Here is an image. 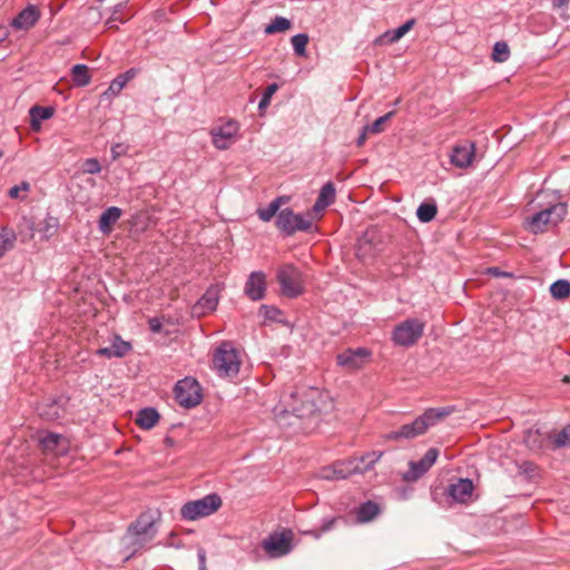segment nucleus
Returning a JSON list of instances; mask_svg holds the SVG:
<instances>
[{
  "mask_svg": "<svg viewBox=\"0 0 570 570\" xmlns=\"http://www.w3.org/2000/svg\"><path fill=\"white\" fill-rule=\"evenodd\" d=\"M489 272H490L491 274L495 275V276L501 275V273L499 272V268H497V267H492V268H490V269H489Z\"/></svg>",
  "mask_w": 570,
  "mask_h": 570,
  "instance_id": "obj_54",
  "label": "nucleus"
},
{
  "mask_svg": "<svg viewBox=\"0 0 570 570\" xmlns=\"http://www.w3.org/2000/svg\"><path fill=\"white\" fill-rule=\"evenodd\" d=\"M237 131L238 126L234 121H228L220 127L214 128L210 131L213 145L219 150L228 149Z\"/></svg>",
  "mask_w": 570,
  "mask_h": 570,
  "instance_id": "obj_15",
  "label": "nucleus"
},
{
  "mask_svg": "<svg viewBox=\"0 0 570 570\" xmlns=\"http://www.w3.org/2000/svg\"><path fill=\"white\" fill-rule=\"evenodd\" d=\"M48 409L41 407L40 415L43 416L47 420H56L60 417L61 411L60 406L58 404V401L52 400L50 404L47 406Z\"/></svg>",
  "mask_w": 570,
  "mask_h": 570,
  "instance_id": "obj_38",
  "label": "nucleus"
},
{
  "mask_svg": "<svg viewBox=\"0 0 570 570\" xmlns=\"http://www.w3.org/2000/svg\"><path fill=\"white\" fill-rule=\"evenodd\" d=\"M382 454V452H371L360 458L337 461L322 469L321 476L326 480H343L352 474H362L372 469Z\"/></svg>",
  "mask_w": 570,
  "mask_h": 570,
  "instance_id": "obj_3",
  "label": "nucleus"
},
{
  "mask_svg": "<svg viewBox=\"0 0 570 570\" xmlns=\"http://www.w3.org/2000/svg\"><path fill=\"white\" fill-rule=\"evenodd\" d=\"M159 420V414L154 407H145L137 413L136 423L145 430H150Z\"/></svg>",
  "mask_w": 570,
  "mask_h": 570,
  "instance_id": "obj_26",
  "label": "nucleus"
},
{
  "mask_svg": "<svg viewBox=\"0 0 570 570\" xmlns=\"http://www.w3.org/2000/svg\"><path fill=\"white\" fill-rule=\"evenodd\" d=\"M474 490L473 482L470 479H458L456 482L448 487L446 493L455 502L466 503L471 500Z\"/></svg>",
  "mask_w": 570,
  "mask_h": 570,
  "instance_id": "obj_17",
  "label": "nucleus"
},
{
  "mask_svg": "<svg viewBox=\"0 0 570 570\" xmlns=\"http://www.w3.org/2000/svg\"><path fill=\"white\" fill-rule=\"evenodd\" d=\"M558 448L570 445V424L563 428L554 438Z\"/></svg>",
  "mask_w": 570,
  "mask_h": 570,
  "instance_id": "obj_41",
  "label": "nucleus"
},
{
  "mask_svg": "<svg viewBox=\"0 0 570 570\" xmlns=\"http://www.w3.org/2000/svg\"><path fill=\"white\" fill-rule=\"evenodd\" d=\"M30 190V184L28 181H22L19 185L11 187L8 191V195L12 199H26V195H20L21 191L27 193Z\"/></svg>",
  "mask_w": 570,
  "mask_h": 570,
  "instance_id": "obj_40",
  "label": "nucleus"
},
{
  "mask_svg": "<svg viewBox=\"0 0 570 570\" xmlns=\"http://www.w3.org/2000/svg\"><path fill=\"white\" fill-rule=\"evenodd\" d=\"M53 115V108L33 106L29 110L30 126L33 130H39L41 122L49 119Z\"/></svg>",
  "mask_w": 570,
  "mask_h": 570,
  "instance_id": "obj_25",
  "label": "nucleus"
},
{
  "mask_svg": "<svg viewBox=\"0 0 570 570\" xmlns=\"http://www.w3.org/2000/svg\"><path fill=\"white\" fill-rule=\"evenodd\" d=\"M62 440L61 434L49 432L39 438V444L46 452H56Z\"/></svg>",
  "mask_w": 570,
  "mask_h": 570,
  "instance_id": "obj_29",
  "label": "nucleus"
},
{
  "mask_svg": "<svg viewBox=\"0 0 570 570\" xmlns=\"http://www.w3.org/2000/svg\"><path fill=\"white\" fill-rule=\"evenodd\" d=\"M125 8L124 3H119L115 7L112 14L106 21V24L111 28H117V22L125 23L126 19L121 17V11Z\"/></svg>",
  "mask_w": 570,
  "mask_h": 570,
  "instance_id": "obj_39",
  "label": "nucleus"
},
{
  "mask_svg": "<svg viewBox=\"0 0 570 570\" xmlns=\"http://www.w3.org/2000/svg\"><path fill=\"white\" fill-rule=\"evenodd\" d=\"M174 394L178 404L186 409L194 407L202 401L200 386L196 380L190 377L178 381Z\"/></svg>",
  "mask_w": 570,
  "mask_h": 570,
  "instance_id": "obj_11",
  "label": "nucleus"
},
{
  "mask_svg": "<svg viewBox=\"0 0 570 570\" xmlns=\"http://www.w3.org/2000/svg\"><path fill=\"white\" fill-rule=\"evenodd\" d=\"M17 240V235L13 229L6 226L0 228V258L10 249L13 248Z\"/></svg>",
  "mask_w": 570,
  "mask_h": 570,
  "instance_id": "obj_28",
  "label": "nucleus"
},
{
  "mask_svg": "<svg viewBox=\"0 0 570 570\" xmlns=\"http://www.w3.org/2000/svg\"><path fill=\"white\" fill-rule=\"evenodd\" d=\"M414 23H415V20L410 19L405 23L400 26L399 28H396L394 30H389L385 33H383L376 40V42L386 43V45L397 42L404 35H406L413 28Z\"/></svg>",
  "mask_w": 570,
  "mask_h": 570,
  "instance_id": "obj_24",
  "label": "nucleus"
},
{
  "mask_svg": "<svg viewBox=\"0 0 570 570\" xmlns=\"http://www.w3.org/2000/svg\"><path fill=\"white\" fill-rule=\"evenodd\" d=\"M138 73V70L135 69V68H130L128 69L127 71H125L124 73L119 75L124 81L127 83L128 81H130L131 79H134Z\"/></svg>",
  "mask_w": 570,
  "mask_h": 570,
  "instance_id": "obj_50",
  "label": "nucleus"
},
{
  "mask_svg": "<svg viewBox=\"0 0 570 570\" xmlns=\"http://www.w3.org/2000/svg\"><path fill=\"white\" fill-rule=\"evenodd\" d=\"M277 279L283 295L296 297L302 294V273L294 265L287 264L282 266L277 272Z\"/></svg>",
  "mask_w": 570,
  "mask_h": 570,
  "instance_id": "obj_10",
  "label": "nucleus"
},
{
  "mask_svg": "<svg viewBox=\"0 0 570 570\" xmlns=\"http://www.w3.org/2000/svg\"><path fill=\"white\" fill-rule=\"evenodd\" d=\"M371 356V353L365 347H357L355 350L348 348L336 356L337 364L347 370L361 368Z\"/></svg>",
  "mask_w": 570,
  "mask_h": 570,
  "instance_id": "obj_14",
  "label": "nucleus"
},
{
  "mask_svg": "<svg viewBox=\"0 0 570 570\" xmlns=\"http://www.w3.org/2000/svg\"><path fill=\"white\" fill-rule=\"evenodd\" d=\"M266 291V277L263 272H253L248 276L244 292L252 301H259Z\"/></svg>",
  "mask_w": 570,
  "mask_h": 570,
  "instance_id": "obj_18",
  "label": "nucleus"
},
{
  "mask_svg": "<svg viewBox=\"0 0 570 570\" xmlns=\"http://www.w3.org/2000/svg\"><path fill=\"white\" fill-rule=\"evenodd\" d=\"M439 456V451L431 448L426 451L424 456L419 461H411L409 463V471L404 474L405 481H416L435 463Z\"/></svg>",
  "mask_w": 570,
  "mask_h": 570,
  "instance_id": "obj_13",
  "label": "nucleus"
},
{
  "mask_svg": "<svg viewBox=\"0 0 570 570\" xmlns=\"http://www.w3.org/2000/svg\"><path fill=\"white\" fill-rule=\"evenodd\" d=\"M278 85L276 82H273L266 87V89L263 92V96L261 98V101L258 104V109L261 114L264 112V110L269 106L271 99L273 95L277 91Z\"/></svg>",
  "mask_w": 570,
  "mask_h": 570,
  "instance_id": "obj_37",
  "label": "nucleus"
},
{
  "mask_svg": "<svg viewBox=\"0 0 570 570\" xmlns=\"http://www.w3.org/2000/svg\"><path fill=\"white\" fill-rule=\"evenodd\" d=\"M475 146L471 141L455 145L450 155L451 164L458 168H466L472 164Z\"/></svg>",
  "mask_w": 570,
  "mask_h": 570,
  "instance_id": "obj_16",
  "label": "nucleus"
},
{
  "mask_svg": "<svg viewBox=\"0 0 570 570\" xmlns=\"http://www.w3.org/2000/svg\"><path fill=\"white\" fill-rule=\"evenodd\" d=\"M554 8L567 7L570 3V0H552Z\"/></svg>",
  "mask_w": 570,
  "mask_h": 570,
  "instance_id": "obj_53",
  "label": "nucleus"
},
{
  "mask_svg": "<svg viewBox=\"0 0 570 570\" xmlns=\"http://www.w3.org/2000/svg\"><path fill=\"white\" fill-rule=\"evenodd\" d=\"M127 83L124 81V79L120 76H117L109 85L105 95L110 94L112 96H117L120 94V91L124 89Z\"/></svg>",
  "mask_w": 570,
  "mask_h": 570,
  "instance_id": "obj_43",
  "label": "nucleus"
},
{
  "mask_svg": "<svg viewBox=\"0 0 570 570\" xmlns=\"http://www.w3.org/2000/svg\"><path fill=\"white\" fill-rule=\"evenodd\" d=\"M121 215L122 210L119 207H108L106 210L102 212V214L99 217V230L105 235L111 233L114 225L118 222Z\"/></svg>",
  "mask_w": 570,
  "mask_h": 570,
  "instance_id": "obj_20",
  "label": "nucleus"
},
{
  "mask_svg": "<svg viewBox=\"0 0 570 570\" xmlns=\"http://www.w3.org/2000/svg\"><path fill=\"white\" fill-rule=\"evenodd\" d=\"M320 392L316 389H302L293 391L282 397L281 404L274 409L275 416L281 422L287 414L296 419L307 417L318 411L316 397Z\"/></svg>",
  "mask_w": 570,
  "mask_h": 570,
  "instance_id": "obj_1",
  "label": "nucleus"
},
{
  "mask_svg": "<svg viewBox=\"0 0 570 570\" xmlns=\"http://www.w3.org/2000/svg\"><path fill=\"white\" fill-rule=\"evenodd\" d=\"M425 324L417 318H407L395 326L393 342L399 346L414 345L423 335Z\"/></svg>",
  "mask_w": 570,
  "mask_h": 570,
  "instance_id": "obj_9",
  "label": "nucleus"
},
{
  "mask_svg": "<svg viewBox=\"0 0 570 570\" xmlns=\"http://www.w3.org/2000/svg\"><path fill=\"white\" fill-rule=\"evenodd\" d=\"M335 521H336V518L325 519V520H323L320 531L313 530V531H309V533L312 535H314L316 539H318L322 533L327 532L333 528Z\"/></svg>",
  "mask_w": 570,
  "mask_h": 570,
  "instance_id": "obj_44",
  "label": "nucleus"
},
{
  "mask_svg": "<svg viewBox=\"0 0 570 570\" xmlns=\"http://www.w3.org/2000/svg\"><path fill=\"white\" fill-rule=\"evenodd\" d=\"M436 213H438V207L434 202L422 203L416 210V216L420 222L429 223L435 217Z\"/></svg>",
  "mask_w": 570,
  "mask_h": 570,
  "instance_id": "obj_31",
  "label": "nucleus"
},
{
  "mask_svg": "<svg viewBox=\"0 0 570 570\" xmlns=\"http://www.w3.org/2000/svg\"><path fill=\"white\" fill-rule=\"evenodd\" d=\"M552 297L563 299L570 295V282L566 279H558L550 286Z\"/></svg>",
  "mask_w": 570,
  "mask_h": 570,
  "instance_id": "obj_32",
  "label": "nucleus"
},
{
  "mask_svg": "<svg viewBox=\"0 0 570 570\" xmlns=\"http://www.w3.org/2000/svg\"><path fill=\"white\" fill-rule=\"evenodd\" d=\"M257 215L261 220L263 222H269L273 217V213L266 207L257 210Z\"/></svg>",
  "mask_w": 570,
  "mask_h": 570,
  "instance_id": "obj_47",
  "label": "nucleus"
},
{
  "mask_svg": "<svg viewBox=\"0 0 570 570\" xmlns=\"http://www.w3.org/2000/svg\"><path fill=\"white\" fill-rule=\"evenodd\" d=\"M222 507V499L216 493H210L202 499L186 502L180 509L181 519L195 521L215 513Z\"/></svg>",
  "mask_w": 570,
  "mask_h": 570,
  "instance_id": "obj_6",
  "label": "nucleus"
},
{
  "mask_svg": "<svg viewBox=\"0 0 570 570\" xmlns=\"http://www.w3.org/2000/svg\"><path fill=\"white\" fill-rule=\"evenodd\" d=\"M131 350V344L124 341L119 335H115L110 346L99 347L96 354L106 358L124 357Z\"/></svg>",
  "mask_w": 570,
  "mask_h": 570,
  "instance_id": "obj_19",
  "label": "nucleus"
},
{
  "mask_svg": "<svg viewBox=\"0 0 570 570\" xmlns=\"http://www.w3.org/2000/svg\"><path fill=\"white\" fill-rule=\"evenodd\" d=\"M7 37L6 30H0V42Z\"/></svg>",
  "mask_w": 570,
  "mask_h": 570,
  "instance_id": "obj_55",
  "label": "nucleus"
},
{
  "mask_svg": "<svg viewBox=\"0 0 570 570\" xmlns=\"http://www.w3.org/2000/svg\"><path fill=\"white\" fill-rule=\"evenodd\" d=\"M39 12L36 7L28 6L12 21V26L18 29H29L39 20Z\"/></svg>",
  "mask_w": 570,
  "mask_h": 570,
  "instance_id": "obj_22",
  "label": "nucleus"
},
{
  "mask_svg": "<svg viewBox=\"0 0 570 570\" xmlns=\"http://www.w3.org/2000/svg\"><path fill=\"white\" fill-rule=\"evenodd\" d=\"M380 513L379 505L373 501L362 503L356 510V517L360 522H368Z\"/></svg>",
  "mask_w": 570,
  "mask_h": 570,
  "instance_id": "obj_27",
  "label": "nucleus"
},
{
  "mask_svg": "<svg viewBox=\"0 0 570 570\" xmlns=\"http://www.w3.org/2000/svg\"><path fill=\"white\" fill-rule=\"evenodd\" d=\"M82 170L86 174H98L101 171V166L98 159L88 158L82 164Z\"/></svg>",
  "mask_w": 570,
  "mask_h": 570,
  "instance_id": "obj_42",
  "label": "nucleus"
},
{
  "mask_svg": "<svg viewBox=\"0 0 570 570\" xmlns=\"http://www.w3.org/2000/svg\"><path fill=\"white\" fill-rule=\"evenodd\" d=\"M394 114H395V111H390V112L383 115L382 117H379L371 125H366V130H370V134H380V132L384 131L385 125L387 124V121H390L392 119Z\"/></svg>",
  "mask_w": 570,
  "mask_h": 570,
  "instance_id": "obj_36",
  "label": "nucleus"
},
{
  "mask_svg": "<svg viewBox=\"0 0 570 570\" xmlns=\"http://www.w3.org/2000/svg\"><path fill=\"white\" fill-rule=\"evenodd\" d=\"M149 328L153 333H159L161 331L163 324L159 318L154 317L149 320Z\"/></svg>",
  "mask_w": 570,
  "mask_h": 570,
  "instance_id": "obj_48",
  "label": "nucleus"
},
{
  "mask_svg": "<svg viewBox=\"0 0 570 570\" xmlns=\"http://www.w3.org/2000/svg\"><path fill=\"white\" fill-rule=\"evenodd\" d=\"M158 511H147L141 513L138 519L131 523L127 530V537L130 543L137 548L144 547L157 534L156 523L159 520Z\"/></svg>",
  "mask_w": 570,
  "mask_h": 570,
  "instance_id": "obj_4",
  "label": "nucleus"
},
{
  "mask_svg": "<svg viewBox=\"0 0 570 570\" xmlns=\"http://www.w3.org/2000/svg\"><path fill=\"white\" fill-rule=\"evenodd\" d=\"M567 215V206L562 203L552 205L532 215L528 219V226L534 234L542 233L549 225H557Z\"/></svg>",
  "mask_w": 570,
  "mask_h": 570,
  "instance_id": "obj_7",
  "label": "nucleus"
},
{
  "mask_svg": "<svg viewBox=\"0 0 570 570\" xmlns=\"http://www.w3.org/2000/svg\"><path fill=\"white\" fill-rule=\"evenodd\" d=\"M197 557H198L199 570H207L206 551L203 548L198 549Z\"/></svg>",
  "mask_w": 570,
  "mask_h": 570,
  "instance_id": "obj_49",
  "label": "nucleus"
},
{
  "mask_svg": "<svg viewBox=\"0 0 570 570\" xmlns=\"http://www.w3.org/2000/svg\"><path fill=\"white\" fill-rule=\"evenodd\" d=\"M57 228V222L53 220L52 223L50 222H47V226H46V235L49 236V235H52L53 230Z\"/></svg>",
  "mask_w": 570,
  "mask_h": 570,
  "instance_id": "obj_52",
  "label": "nucleus"
},
{
  "mask_svg": "<svg viewBox=\"0 0 570 570\" xmlns=\"http://www.w3.org/2000/svg\"><path fill=\"white\" fill-rule=\"evenodd\" d=\"M454 411L453 407H431L417 416L413 422L403 424L399 430L392 431L385 435L387 440H411L424 434L429 428L435 425L439 421L446 417Z\"/></svg>",
  "mask_w": 570,
  "mask_h": 570,
  "instance_id": "obj_2",
  "label": "nucleus"
},
{
  "mask_svg": "<svg viewBox=\"0 0 570 570\" xmlns=\"http://www.w3.org/2000/svg\"><path fill=\"white\" fill-rule=\"evenodd\" d=\"M367 134H370V130H366V126H365V127H363L361 135L356 139V145L358 147H361V146H363L365 144L366 138H367Z\"/></svg>",
  "mask_w": 570,
  "mask_h": 570,
  "instance_id": "obj_51",
  "label": "nucleus"
},
{
  "mask_svg": "<svg viewBox=\"0 0 570 570\" xmlns=\"http://www.w3.org/2000/svg\"><path fill=\"white\" fill-rule=\"evenodd\" d=\"M510 57V49L507 42L497 41L493 46L492 59L497 62H504Z\"/></svg>",
  "mask_w": 570,
  "mask_h": 570,
  "instance_id": "obj_34",
  "label": "nucleus"
},
{
  "mask_svg": "<svg viewBox=\"0 0 570 570\" xmlns=\"http://www.w3.org/2000/svg\"><path fill=\"white\" fill-rule=\"evenodd\" d=\"M295 55L299 57L306 56V45L308 43V36L306 33H297L291 39Z\"/></svg>",
  "mask_w": 570,
  "mask_h": 570,
  "instance_id": "obj_35",
  "label": "nucleus"
},
{
  "mask_svg": "<svg viewBox=\"0 0 570 570\" xmlns=\"http://www.w3.org/2000/svg\"><path fill=\"white\" fill-rule=\"evenodd\" d=\"M285 203V198L284 197H277L275 198L273 202H271L267 206V208L273 213V215L276 217L277 214L281 212L279 210V207L282 204Z\"/></svg>",
  "mask_w": 570,
  "mask_h": 570,
  "instance_id": "obj_46",
  "label": "nucleus"
},
{
  "mask_svg": "<svg viewBox=\"0 0 570 570\" xmlns=\"http://www.w3.org/2000/svg\"><path fill=\"white\" fill-rule=\"evenodd\" d=\"M127 150H128V148L124 144H115V145H112L111 148H110L112 160H117L121 156H125L127 154Z\"/></svg>",
  "mask_w": 570,
  "mask_h": 570,
  "instance_id": "obj_45",
  "label": "nucleus"
},
{
  "mask_svg": "<svg viewBox=\"0 0 570 570\" xmlns=\"http://www.w3.org/2000/svg\"><path fill=\"white\" fill-rule=\"evenodd\" d=\"M218 286H210L195 305V311L202 314L214 311L218 304Z\"/></svg>",
  "mask_w": 570,
  "mask_h": 570,
  "instance_id": "obj_21",
  "label": "nucleus"
},
{
  "mask_svg": "<svg viewBox=\"0 0 570 570\" xmlns=\"http://www.w3.org/2000/svg\"><path fill=\"white\" fill-rule=\"evenodd\" d=\"M292 26L291 20L284 17L274 18L269 24L265 27V33L273 35L277 32H284L288 30Z\"/></svg>",
  "mask_w": 570,
  "mask_h": 570,
  "instance_id": "obj_33",
  "label": "nucleus"
},
{
  "mask_svg": "<svg viewBox=\"0 0 570 570\" xmlns=\"http://www.w3.org/2000/svg\"><path fill=\"white\" fill-rule=\"evenodd\" d=\"M213 366L222 377H232L238 374L240 358L238 351L230 342H223L213 354Z\"/></svg>",
  "mask_w": 570,
  "mask_h": 570,
  "instance_id": "obj_5",
  "label": "nucleus"
},
{
  "mask_svg": "<svg viewBox=\"0 0 570 570\" xmlns=\"http://www.w3.org/2000/svg\"><path fill=\"white\" fill-rule=\"evenodd\" d=\"M293 532L284 530L283 532H275L269 534L263 542L264 551L271 558H279L286 556L292 550Z\"/></svg>",
  "mask_w": 570,
  "mask_h": 570,
  "instance_id": "obj_12",
  "label": "nucleus"
},
{
  "mask_svg": "<svg viewBox=\"0 0 570 570\" xmlns=\"http://www.w3.org/2000/svg\"><path fill=\"white\" fill-rule=\"evenodd\" d=\"M335 200V187L333 183L328 181L321 188L318 197L313 205V212L321 213Z\"/></svg>",
  "mask_w": 570,
  "mask_h": 570,
  "instance_id": "obj_23",
  "label": "nucleus"
},
{
  "mask_svg": "<svg viewBox=\"0 0 570 570\" xmlns=\"http://www.w3.org/2000/svg\"><path fill=\"white\" fill-rule=\"evenodd\" d=\"M275 226L284 236H293L297 232H307L312 228V220L291 208L282 209L275 219Z\"/></svg>",
  "mask_w": 570,
  "mask_h": 570,
  "instance_id": "obj_8",
  "label": "nucleus"
},
{
  "mask_svg": "<svg viewBox=\"0 0 570 570\" xmlns=\"http://www.w3.org/2000/svg\"><path fill=\"white\" fill-rule=\"evenodd\" d=\"M72 80L79 87H85L90 83L91 77L89 68L86 65H75L71 69Z\"/></svg>",
  "mask_w": 570,
  "mask_h": 570,
  "instance_id": "obj_30",
  "label": "nucleus"
}]
</instances>
